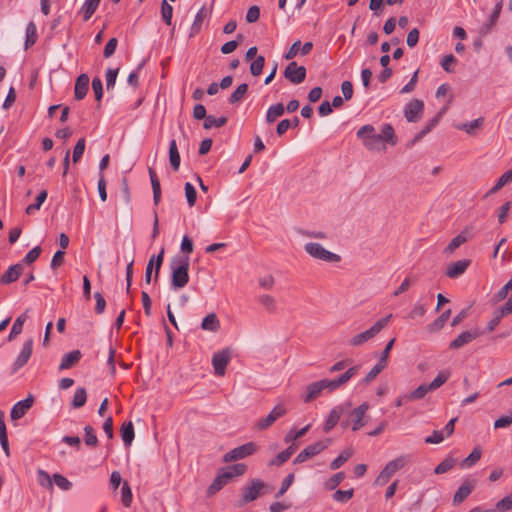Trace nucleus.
<instances>
[{"mask_svg": "<svg viewBox=\"0 0 512 512\" xmlns=\"http://www.w3.org/2000/svg\"><path fill=\"white\" fill-rule=\"evenodd\" d=\"M310 427L311 425L308 424L300 430L291 429L284 437L285 443H293L303 437L309 431Z\"/></svg>", "mask_w": 512, "mask_h": 512, "instance_id": "ea45409f", "label": "nucleus"}, {"mask_svg": "<svg viewBox=\"0 0 512 512\" xmlns=\"http://www.w3.org/2000/svg\"><path fill=\"white\" fill-rule=\"evenodd\" d=\"M85 432V444L90 447H95L98 444V438L96 436L95 430L90 426L87 425L84 427Z\"/></svg>", "mask_w": 512, "mask_h": 512, "instance_id": "864d4df0", "label": "nucleus"}, {"mask_svg": "<svg viewBox=\"0 0 512 512\" xmlns=\"http://www.w3.org/2000/svg\"><path fill=\"white\" fill-rule=\"evenodd\" d=\"M231 360V353L228 349H223L215 353L212 357L214 373L217 376H224L226 367Z\"/></svg>", "mask_w": 512, "mask_h": 512, "instance_id": "f8f14e48", "label": "nucleus"}, {"mask_svg": "<svg viewBox=\"0 0 512 512\" xmlns=\"http://www.w3.org/2000/svg\"><path fill=\"white\" fill-rule=\"evenodd\" d=\"M89 86V77L86 74H81L76 79L75 88H74V96L76 100L83 99L87 92Z\"/></svg>", "mask_w": 512, "mask_h": 512, "instance_id": "412c9836", "label": "nucleus"}, {"mask_svg": "<svg viewBox=\"0 0 512 512\" xmlns=\"http://www.w3.org/2000/svg\"><path fill=\"white\" fill-rule=\"evenodd\" d=\"M220 327V322L215 313L208 314L201 323L203 330L216 332Z\"/></svg>", "mask_w": 512, "mask_h": 512, "instance_id": "c756f323", "label": "nucleus"}, {"mask_svg": "<svg viewBox=\"0 0 512 512\" xmlns=\"http://www.w3.org/2000/svg\"><path fill=\"white\" fill-rule=\"evenodd\" d=\"M185 195H186L187 202H188L189 206L190 207L194 206L195 202H196V198H197V192H196V189L194 188V186L190 182H187L185 184Z\"/></svg>", "mask_w": 512, "mask_h": 512, "instance_id": "0e129e2a", "label": "nucleus"}, {"mask_svg": "<svg viewBox=\"0 0 512 512\" xmlns=\"http://www.w3.org/2000/svg\"><path fill=\"white\" fill-rule=\"evenodd\" d=\"M466 241H467L466 235L463 232H461L460 234H458L456 237H454L450 241V243L444 249V253L452 254L457 248H459Z\"/></svg>", "mask_w": 512, "mask_h": 512, "instance_id": "4c0bfd02", "label": "nucleus"}, {"mask_svg": "<svg viewBox=\"0 0 512 512\" xmlns=\"http://www.w3.org/2000/svg\"><path fill=\"white\" fill-rule=\"evenodd\" d=\"M424 102L419 99L409 101L404 107V116L408 122H417L423 114Z\"/></svg>", "mask_w": 512, "mask_h": 512, "instance_id": "4468645a", "label": "nucleus"}, {"mask_svg": "<svg viewBox=\"0 0 512 512\" xmlns=\"http://www.w3.org/2000/svg\"><path fill=\"white\" fill-rule=\"evenodd\" d=\"M469 263L470 262L468 260H459L457 262L450 264L447 267L446 275L449 278H457L466 271V269L469 266Z\"/></svg>", "mask_w": 512, "mask_h": 512, "instance_id": "5701e85b", "label": "nucleus"}, {"mask_svg": "<svg viewBox=\"0 0 512 512\" xmlns=\"http://www.w3.org/2000/svg\"><path fill=\"white\" fill-rule=\"evenodd\" d=\"M37 481L43 488H46L50 491L53 490V477H51L45 470L38 469Z\"/></svg>", "mask_w": 512, "mask_h": 512, "instance_id": "58836bf2", "label": "nucleus"}, {"mask_svg": "<svg viewBox=\"0 0 512 512\" xmlns=\"http://www.w3.org/2000/svg\"><path fill=\"white\" fill-rule=\"evenodd\" d=\"M248 90V85L243 83L239 85L229 97V103L235 104L243 100Z\"/></svg>", "mask_w": 512, "mask_h": 512, "instance_id": "37998d69", "label": "nucleus"}, {"mask_svg": "<svg viewBox=\"0 0 512 512\" xmlns=\"http://www.w3.org/2000/svg\"><path fill=\"white\" fill-rule=\"evenodd\" d=\"M284 77L292 84H300L306 78V68L298 66L296 62H290L284 70Z\"/></svg>", "mask_w": 512, "mask_h": 512, "instance_id": "ddd939ff", "label": "nucleus"}, {"mask_svg": "<svg viewBox=\"0 0 512 512\" xmlns=\"http://www.w3.org/2000/svg\"><path fill=\"white\" fill-rule=\"evenodd\" d=\"M23 264L17 263L10 266L6 272L0 277L1 284H10L18 280L23 272Z\"/></svg>", "mask_w": 512, "mask_h": 512, "instance_id": "aec40b11", "label": "nucleus"}, {"mask_svg": "<svg viewBox=\"0 0 512 512\" xmlns=\"http://www.w3.org/2000/svg\"><path fill=\"white\" fill-rule=\"evenodd\" d=\"M258 450V445L255 442H247L241 446H238L223 456L225 463L237 461L248 456L253 455Z\"/></svg>", "mask_w": 512, "mask_h": 512, "instance_id": "0eeeda50", "label": "nucleus"}, {"mask_svg": "<svg viewBox=\"0 0 512 512\" xmlns=\"http://www.w3.org/2000/svg\"><path fill=\"white\" fill-rule=\"evenodd\" d=\"M33 351V339L26 340L23 344L20 354L13 364V372L23 367L30 359Z\"/></svg>", "mask_w": 512, "mask_h": 512, "instance_id": "dca6fc26", "label": "nucleus"}, {"mask_svg": "<svg viewBox=\"0 0 512 512\" xmlns=\"http://www.w3.org/2000/svg\"><path fill=\"white\" fill-rule=\"evenodd\" d=\"M426 313V306L421 302H416L411 311L405 317L406 319L414 320L423 317Z\"/></svg>", "mask_w": 512, "mask_h": 512, "instance_id": "603ef678", "label": "nucleus"}, {"mask_svg": "<svg viewBox=\"0 0 512 512\" xmlns=\"http://www.w3.org/2000/svg\"><path fill=\"white\" fill-rule=\"evenodd\" d=\"M172 16L173 7L166 0H163L161 3V17L167 25H171Z\"/></svg>", "mask_w": 512, "mask_h": 512, "instance_id": "5fc2aeb1", "label": "nucleus"}, {"mask_svg": "<svg viewBox=\"0 0 512 512\" xmlns=\"http://www.w3.org/2000/svg\"><path fill=\"white\" fill-rule=\"evenodd\" d=\"M33 404V398L31 396L27 397L24 400L17 402L11 410V418L13 420H18L22 418L27 411L31 408Z\"/></svg>", "mask_w": 512, "mask_h": 512, "instance_id": "a211bd4d", "label": "nucleus"}, {"mask_svg": "<svg viewBox=\"0 0 512 512\" xmlns=\"http://www.w3.org/2000/svg\"><path fill=\"white\" fill-rule=\"evenodd\" d=\"M313 49V43L312 42H306L303 45H301V41L297 40L295 41L292 46L289 48V50L285 53L284 58L286 60H291L297 56V54L300 52L301 55L305 56L308 55Z\"/></svg>", "mask_w": 512, "mask_h": 512, "instance_id": "f3484780", "label": "nucleus"}, {"mask_svg": "<svg viewBox=\"0 0 512 512\" xmlns=\"http://www.w3.org/2000/svg\"><path fill=\"white\" fill-rule=\"evenodd\" d=\"M285 112V107L282 103H277L269 107L266 113V121L268 123L275 122Z\"/></svg>", "mask_w": 512, "mask_h": 512, "instance_id": "2f4dec72", "label": "nucleus"}, {"mask_svg": "<svg viewBox=\"0 0 512 512\" xmlns=\"http://www.w3.org/2000/svg\"><path fill=\"white\" fill-rule=\"evenodd\" d=\"M392 314L378 320L366 331H363L350 339L351 346H360L370 339L374 338L390 321Z\"/></svg>", "mask_w": 512, "mask_h": 512, "instance_id": "20e7f679", "label": "nucleus"}, {"mask_svg": "<svg viewBox=\"0 0 512 512\" xmlns=\"http://www.w3.org/2000/svg\"><path fill=\"white\" fill-rule=\"evenodd\" d=\"M305 251L314 259L328 263H336L341 260L338 254L326 250L320 243L309 242L304 246Z\"/></svg>", "mask_w": 512, "mask_h": 512, "instance_id": "39448f33", "label": "nucleus"}, {"mask_svg": "<svg viewBox=\"0 0 512 512\" xmlns=\"http://www.w3.org/2000/svg\"><path fill=\"white\" fill-rule=\"evenodd\" d=\"M483 118H477L468 123H462L456 126L458 130H463L468 134H473L476 128H479L483 124Z\"/></svg>", "mask_w": 512, "mask_h": 512, "instance_id": "8fccbe9b", "label": "nucleus"}, {"mask_svg": "<svg viewBox=\"0 0 512 512\" xmlns=\"http://www.w3.org/2000/svg\"><path fill=\"white\" fill-rule=\"evenodd\" d=\"M26 319H27L26 313H24L16 318V320L14 321L13 326L11 328L10 334L8 336L9 341L14 339L16 336H18L22 332L23 325H24V322L26 321Z\"/></svg>", "mask_w": 512, "mask_h": 512, "instance_id": "e433bc0d", "label": "nucleus"}, {"mask_svg": "<svg viewBox=\"0 0 512 512\" xmlns=\"http://www.w3.org/2000/svg\"><path fill=\"white\" fill-rule=\"evenodd\" d=\"M380 143L385 142L390 144L391 146H395L397 144V136L395 134L394 128L391 124L386 123L381 128Z\"/></svg>", "mask_w": 512, "mask_h": 512, "instance_id": "393cba45", "label": "nucleus"}, {"mask_svg": "<svg viewBox=\"0 0 512 512\" xmlns=\"http://www.w3.org/2000/svg\"><path fill=\"white\" fill-rule=\"evenodd\" d=\"M456 58L452 55V54H449V55H445L442 60H441V67L443 68V70H445L446 72L448 73H452L454 71L453 69V65L456 63Z\"/></svg>", "mask_w": 512, "mask_h": 512, "instance_id": "338daca9", "label": "nucleus"}, {"mask_svg": "<svg viewBox=\"0 0 512 512\" xmlns=\"http://www.w3.org/2000/svg\"><path fill=\"white\" fill-rule=\"evenodd\" d=\"M451 315V310L444 311L437 319L428 325V331L431 333L440 331Z\"/></svg>", "mask_w": 512, "mask_h": 512, "instance_id": "7c9ffc66", "label": "nucleus"}, {"mask_svg": "<svg viewBox=\"0 0 512 512\" xmlns=\"http://www.w3.org/2000/svg\"><path fill=\"white\" fill-rule=\"evenodd\" d=\"M228 481V478L225 477V474L223 472L219 473L208 488L209 494H214L221 490L228 483Z\"/></svg>", "mask_w": 512, "mask_h": 512, "instance_id": "a19ab883", "label": "nucleus"}, {"mask_svg": "<svg viewBox=\"0 0 512 512\" xmlns=\"http://www.w3.org/2000/svg\"><path fill=\"white\" fill-rule=\"evenodd\" d=\"M286 413V406L282 403L277 404L266 417L260 418L256 422L255 427L256 429L261 431L266 430L270 426H272L279 418L283 417Z\"/></svg>", "mask_w": 512, "mask_h": 512, "instance_id": "1a4fd4ad", "label": "nucleus"}, {"mask_svg": "<svg viewBox=\"0 0 512 512\" xmlns=\"http://www.w3.org/2000/svg\"><path fill=\"white\" fill-rule=\"evenodd\" d=\"M151 186L153 190V201L155 205H158L161 200V186L158 176L153 168H149L148 170Z\"/></svg>", "mask_w": 512, "mask_h": 512, "instance_id": "bb28decb", "label": "nucleus"}, {"mask_svg": "<svg viewBox=\"0 0 512 512\" xmlns=\"http://www.w3.org/2000/svg\"><path fill=\"white\" fill-rule=\"evenodd\" d=\"M53 482L63 491H68L72 487V483L66 477L58 473L53 475Z\"/></svg>", "mask_w": 512, "mask_h": 512, "instance_id": "bf43d9fd", "label": "nucleus"}, {"mask_svg": "<svg viewBox=\"0 0 512 512\" xmlns=\"http://www.w3.org/2000/svg\"><path fill=\"white\" fill-rule=\"evenodd\" d=\"M134 426L131 421L124 423L121 427V437L125 446H130L134 439Z\"/></svg>", "mask_w": 512, "mask_h": 512, "instance_id": "f704fd0d", "label": "nucleus"}, {"mask_svg": "<svg viewBox=\"0 0 512 512\" xmlns=\"http://www.w3.org/2000/svg\"><path fill=\"white\" fill-rule=\"evenodd\" d=\"M449 377H450V372L440 371L437 374V376L434 378V380L428 385V388H431L432 391L440 388L444 383L447 382Z\"/></svg>", "mask_w": 512, "mask_h": 512, "instance_id": "09e8293b", "label": "nucleus"}, {"mask_svg": "<svg viewBox=\"0 0 512 512\" xmlns=\"http://www.w3.org/2000/svg\"><path fill=\"white\" fill-rule=\"evenodd\" d=\"M331 441L329 439L321 440L316 443L310 444L307 447H305L294 459V464H300L308 459L320 454L322 451H324L329 445Z\"/></svg>", "mask_w": 512, "mask_h": 512, "instance_id": "6e6552de", "label": "nucleus"}, {"mask_svg": "<svg viewBox=\"0 0 512 512\" xmlns=\"http://www.w3.org/2000/svg\"><path fill=\"white\" fill-rule=\"evenodd\" d=\"M345 478L344 472H338L330 477L326 483L325 487L328 490H334Z\"/></svg>", "mask_w": 512, "mask_h": 512, "instance_id": "052dcab7", "label": "nucleus"}, {"mask_svg": "<svg viewBox=\"0 0 512 512\" xmlns=\"http://www.w3.org/2000/svg\"><path fill=\"white\" fill-rule=\"evenodd\" d=\"M482 452L480 448H475L462 462L463 467H471L481 458Z\"/></svg>", "mask_w": 512, "mask_h": 512, "instance_id": "6e6d98bb", "label": "nucleus"}, {"mask_svg": "<svg viewBox=\"0 0 512 512\" xmlns=\"http://www.w3.org/2000/svg\"><path fill=\"white\" fill-rule=\"evenodd\" d=\"M432 391L431 388H428V385L422 384L417 387L415 390L407 394L406 400H419L425 397V395Z\"/></svg>", "mask_w": 512, "mask_h": 512, "instance_id": "3c124183", "label": "nucleus"}, {"mask_svg": "<svg viewBox=\"0 0 512 512\" xmlns=\"http://www.w3.org/2000/svg\"><path fill=\"white\" fill-rule=\"evenodd\" d=\"M47 191L46 190H42L36 197V200H35V203L33 204H30L27 206L26 208V213L28 215H31L33 214L34 212L38 211L42 204L44 203V201L46 200L47 198Z\"/></svg>", "mask_w": 512, "mask_h": 512, "instance_id": "c03bdc74", "label": "nucleus"}, {"mask_svg": "<svg viewBox=\"0 0 512 512\" xmlns=\"http://www.w3.org/2000/svg\"><path fill=\"white\" fill-rule=\"evenodd\" d=\"M37 28L34 22H29L26 26L25 49L33 46L37 41Z\"/></svg>", "mask_w": 512, "mask_h": 512, "instance_id": "c9c22d12", "label": "nucleus"}, {"mask_svg": "<svg viewBox=\"0 0 512 512\" xmlns=\"http://www.w3.org/2000/svg\"><path fill=\"white\" fill-rule=\"evenodd\" d=\"M265 63L263 56H257L250 65V72L253 76H259L262 73Z\"/></svg>", "mask_w": 512, "mask_h": 512, "instance_id": "4d7b16f0", "label": "nucleus"}, {"mask_svg": "<svg viewBox=\"0 0 512 512\" xmlns=\"http://www.w3.org/2000/svg\"><path fill=\"white\" fill-rule=\"evenodd\" d=\"M385 365L377 362L376 365L368 372L366 377L364 378L365 383H369L374 380L384 369Z\"/></svg>", "mask_w": 512, "mask_h": 512, "instance_id": "69168bd1", "label": "nucleus"}, {"mask_svg": "<svg viewBox=\"0 0 512 512\" xmlns=\"http://www.w3.org/2000/svg\"><path fill=\"white\" fill-rule=\"evenodd\" d=\"M169 162L174 171L179 170L181 158L175 139H172L169 143Z\"/></svg>", "mask_w": 512, "mask_h": 512, "instance_id": "cd10ccee", "label": "nucleus"}, {"mask_svg": "<svg viewBox=\"0 0 512 512\" xmlns=\"http://www.w3.org/2000/svg\"><path fill=\"white\" fill-rule=\"evenodd\" d=\"M258 301L268 312L274 313L276 311V300L271 295H261Z\"/></svg>", "mask_w": 512, "mask_h": 512, "instance_id": "de8ad7c7", "label": "nucleus"}, {"mask_svg": "<svg viewBox=\"0 0 512 512\" xmlns=\"http://www.w3.org/2000/svg\"><path fill=\"white\" fill-rule=\"evenodd\" d=\"M133 495L128 482H124L121 487V502L124 507L129 508L132 504Z\"/></svg>", "mask_w": 512, "mask_h": 512, "instance_id": "49530a36", "label": "nucleus"}, {"mask_svg": "<svg viewBox=\"0 0 512 512\" xmlns=\"http://www.w3.org/2000/svg\"><path fill=\"white\" fill-rule=\"evenodd\" d=\"M369 408L367 402L362 403L355 409L350 410L349 408L345 414L347 418L341 422V426L343 428L351 427L353 431H358L366 424L365 416Z\"/></svg>", "mask_w": 512, "mask_h": 512, "instance_id": "7ed1b4c3", "label": "nucleus"}, {"mask_svg": "<svg viewBox=\"0 0 512 512\" xmlns=\"http://www.w3.org/2000/svg\"><path fill=\"white\" fill-rule=\"evenodd\" d=\"M474 484L470 482L469 480H465L461 486L458 488V490L455 492L453 497V503L454 504H460L462 503L473 491Z\"/></svg>", "mask_w": 512, "mask_h": 512, "instance_id": "4be33fe9", "label": "nucleus"}, {"mask_svg": "<svg viewBox=\"0 0 512 512\" xmlns=\"http://www.w3.org/2000/svg\"><path fill=\"white\" fill-rule=\"evenodd\" d=\"M511 424H512V413L505 415V416H501L498 419H496L494 422V428L495 429L506 428V427L510 426Z\"/></svg>", "mask_w": 512, "mask_h": 512, "instance_id": "774afa93", "label": "nucleus"}, {"mask_svg": "<svg viewBox=\"0 0 512 512\" xmlns=\"http://www.w3.org/2000/svg\"><path fill=\"white\" fill-rule=\"evenodd\" d=\"M171 288L180 289L189 282V258L175 257L171 261Z\"/></svg>", "mask_w": 512, "mask_h": 512, "instance_id": "f257e3e1", "label": "nucleus"}, {"mask_svg": "<svg viewBox=\"0 0 512 512\" xmlns=\"http://www.w3.org/2000/svg\"><path fill=\"white\" fill-rule=\"evenodd\" d=\"M354 451L352 448L343 450L340 455L330 463L331 470L339 469L349 458L353 455Z\"/></svg>", "mask_w": 512, "mask_h": 512, "instance_id": "72a5a7b5", "label": "nucleus"}, {"mask_svg": "<svg viewBox=\"0 0 512 512\" xmlns=\"http://www.w3.org/2000/svg\"><path fill=\"white\" fill-rule=\"evenodd\" d=\"M356 135L369 151L379 150L380 136L376 133L374 126L364 125L358 129Z\"/></svg>", "mask_w": 512, "mask_h": 512, "instance_id": "423d86ee", "label": "nucleus"}, {"mask_svg": "<svg viewBox=\"0 0 512 512\" xmlns=\"http://www.w3.org/2000/svg\"><path fill=\"white\" fill-rule=\"evenodd\" d=\"M482 333L478 329L471 331H463L453 341L450 342L449 348L452 350L460 349L461 347L469 344L474 339L479 337Z\"/></svg>", "mask_w": 512, "mask_h": 512, "instance_id": "2eb2a0df", "label": "nucleus"}, {"mask_svg": "<svg viewBox=\"0 0 512 512\" xmlns=\"http://www.w3.org/2000/svg\"><path fill=\"white\" fill-rule=\"evenodd\" d=\"M247 470V466L243 463H237L231 466L226 467L222 470V472L225 474V477L228 478V480L243 475Z\"/></svg>", "mask_w": 512, "mask_h": 512, "instance_id": "473e14b6", "label": "nucleus"}, {"mask_svg": "<svg viewBox=\"0 0 512 512\" xmlns=\"http://www.w3.org/2000/svg\"><path fill=\"white\" fill-rule=\"evenodd\" d=\"M87 400V392L85 388H77L72 400L73 408H80L85 405Z\"/></svg>", "mask_w": 512, "mask_h": 512, "instance_id": "a18cd8bd", "label": "nucleus"}, {"mask_svg": "<svg viewBox=\"0 0 512 512\" xmlns=\"http://www.w3.org/2000/svg\"><path fill=\"white\" fill-rule=\"evenodd\" d=\"M265 488V483L260 479H253L249 485L242 489L243 503H249L256 500Z\"/></svg>", "mask_w": 512, "mask_h": 512, "instance_id": "9b49d317", "label": "nucleus"}, {"mask_svg": "<svg viewBox=\"0 0 512 512\" xmlns=\"http://www.w3.org/2000/svg\"><path fill=\"white\" fill-rule=\"evenodd\" d=\"M210 13L211 11L205 6L199 9L191 25L190 37L195 36L201 31L202 25L204 21L209 17Z\"/></svg>", "mask_w": 512, "mask_h": 512, "instance_id": "6ab92c4d", "label": "nucleus"}, {"mask_svg": "<svg viewBox=\"0 0 512 512\" xmlns=\"http://www.w3.org/2000/svg\"><path fill=\"white\" fill-rule=\"evenodd\" d=\"M81 359V352L79 350H73L66 353L61 360L59 370H66L73 367Z\"/></svg>", "mask_w": 512, "mask_h": 512, "instance_id": "a878e982", "label": "nucleus"}, {"mask_svg": "<svg viewBox=\"0 0 512 512\" xmlns=\"http://www.w3.org/2000/svg\"><path fill=\"white\" fill-rule=\"evenodd\" d=\"M84 150H85V139L81 138L78 140V142L76 143L74 150H73L72 160L74 163H77L80 161V159L84 153Z\"/></svg>", "mask_w": 512, "mask_h": 512, "instance_id": "e2e57ef3", "label": "nucleus"}, {"mask_svg": "<svg viewBox=\"0 0 512 512\" xmlns=\"http://www.w3.org/2000/svg\"><path fill=\"white\" fill-rule=\"evenodd\" d=\"M349 408H351L350 403H343L341 405L335 406L330 411V413L324 423L323 431L325 433L330 432L337 425V423L339 422L341 417H343L346 414V412L348 411Z\"/></svg>", "mask_w": 512, "mask_h": 512, "instance_id": "9d476101", "label": "nucleus"}, {"mask_svg": "<svg viewBox=\"0 0 512 512\" xmlns=\"http://www.w3.org/2000/svg\"><path fill=\"white\" fill-rule=\"evenodd\" d=\"M354 495V490L353 489H349V490H337L334 494H333V499L336 501V502H340V503H346L348 502Z\"/></svg>", "mask_w": 512, "mask_h": 512, "instance_id": "13d9d810", "label": "nucleus"}, {"mask_svg": "<svg viewBox=\"0 0 512 512\" xmlns=\"http://www.w3.org/2000/svg\"><path fill=\"white\" fill-rule=\"evenodd\" d=\"M410 461L409 455H401L389 461L376 477L374 484L376 486H384L389 482L391 477L399 470L404 468Z\"/></svg>", "mask_w": 512, "mask_h": 512, "instance_id": "f03ea898", "label": "nucleus"}, {"mask_svg": "<svg viewBox=\"0 0 512 512\" xmlns=\"http://www.w3.org/2000/svg\"><path fill=\"white\" fill-rule=\"evenodd\" d=\"M228 119L224 116L216 118L212 115H208V117L205 118L203 127L205 129H211V128H220L224 126L227 123Z\"/></svg>", "mask_w": 512, "mask_h": 512, "instance_id": "79ce46f5", "label": "nucleus"}, {"mask_svg": "<svg viewBox=\"0 0 512 512\" xmlns=\"http://www.w3.org/2000/svg\"><path fill=\"white\" fill-rule=\"evenodd\" d=\"M498 512H506L512 509V493L497 502L495 508Z\"/></svg>", "mask_w": 512, "mask_h": 512, "instance_id": "680f3d73", "label": "nucleus"}, {"mask_svg": "<svg viewBox=\"0 0 512 512\" xmlns=\"http://www.w3.org/2000/svg\"><path fill=\"white\" fill-rule=\"evenodd\" d=\"M323 390L324 388L321 380L313 382L306 387V394L302 397V400L305 403H309L317 398Z\"/></svg>", "mask_w": 512, "mask_h": 512, "instance_id": "b1692460", "label": "nucleus"}, {"mask_svg": "<svg viewBox=\"0 0 512 512\" xmlns=\"http://www.w3.org/2000/svg\"><path fill=\"white\" fill-rule=\"evenodd\" d=\"M101 0H85L80 9L83 20L88 21L97 10Z\"/></svg>", "mask_w": 512, "mask_h": 512, "instance_id": "c85d7f7f", "label": "nucleus"}]
</instances>
